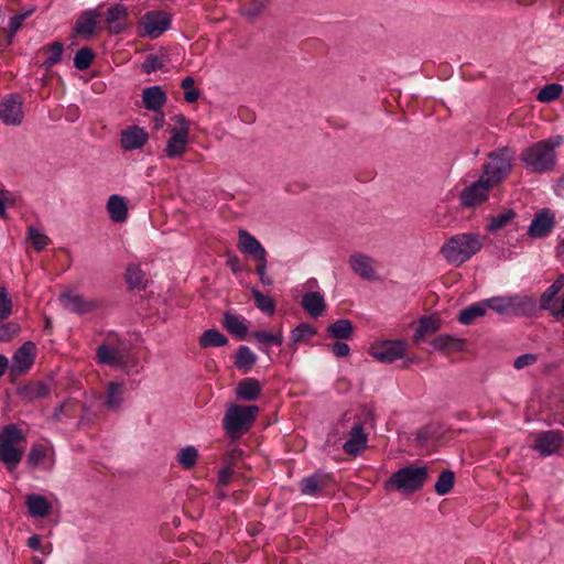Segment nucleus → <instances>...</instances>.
I'll return each instance as SVG.
<instances>
[{"instance_id": "obj_1", "label": "nucleus", "mask_w": 564, "mask_h": 564, "mask_svg": "<svg viewBox=\"0 0 564 564\" xmlns=\"http://www.w3.org/2000/svg\"><path fill=\"white\" fill-rule=\"evenodd\" d=\"M562 135H554L538 141L522 150L520 160L531 173H546L554 169L556 163L555 149L563 143Z\"/></svg>"}, {"instance_id": "obj_2", "label": "nucleus", "mask_w": 564, "mask_h": 564, "mask_svg": "<svg viewBox=\"0 0 564 564\" xmlns=\"http://www.w3.org/2000/svg\"><path fill=\"white\" fill-rule=\"evenodd\" d=\"M482 248L479 234L462 232L452 236L441 248V254L453 265L459 267Z\"/></svg>"}, {"instance_id": "obj_3", "label": "nucleus", "mask_w": 564, "mask_h": 564, "mask_svg": "<svg viewBox=\"0 0 564 564\" xmlns=\"http://www.w3.org/2000/svg\"><path fill=\"white\" fill-rule=\"evenodd\" d=\"M26 438L15 424L0 430V462L9 471L17 469L23 458Z\"/></svg>"}, {"instance_id": "obj_4", "label": "nucleus", "mask_w": 564, "mask_h": 564, "mask_svg": "<svg viewBox=\"0 0 564 564\" xmlns=\"http://www.w3.org/2000/svg\"><path fill=\"white\" fill-rule=\"evenodd\" d=\"M259 413L258 405L229 404L223 417V427L231 440H239L252 426Z\"/></svg>"}, {"instance_id": "obj_5", "label": "nucleus", "mask_w": 564, "mask_h": 564, "mask_svg": "<svg viewBox=\"0 0 564 564\" xmlns=\"http://www.w3.org/2000/svg\"><path fill=\"white\" fill-rule=\"evenodd\" d=\"M516 152L509 147L498 148L487 154L481 177L494 186L500 184L512 171Z\"/></svg>"}, {"instance_id": "obj_6", "label": "nucleus", "mask_w": 564, "mask_h": 564, "mask_svg": "<svg viewBox=\"0 0 564 564\" xmlns=\"http://www.w3.org/2000/svg\"><path fill=\"white\" fill-rule=\"evenodd\" d=\"M429 479L426 466H405L394 471L384 484L387 490L395 489L403 494H414Z\"/></svg>"}, {"instance_id": "obj_7", "label": "nucleus", "mask_w": 564, "mask_h": 564, "mask_svg": "<svg viewBox=\"0 0 564 564\" xmlns=\"http://www.w3.org/2000/svg\"><path fill=\"white\" fill-rule=\"evenodd\" d=\"M140 36L158 39L171 26V17L163 11H148L139 21Z\"/></svg>"}, {"instance_id": "obj_8", "label": "nucleus", "mask_w": 564, "mask_h": 564, "mask_svg": "<svg viewBox=\"0 0 564 564\" xmlns=\"http://www.w3.org/2000/svg\"><path fill=\"white\" fill-rule=\"evenodd\" d=\"M36 356V346L33 341H25L13 354L9 375L12 379L26 373L34 364Z\"/></svg>"}, {"instance_id": "obj_9", "label": "nucleus", "mask_w": 564, "mask_h": 564, "mask_svg": "<svg viewBox=\"0 0 564 564\" xmlns=\"http://www.w3.org/2000/svg\"><path fill=\"white\" fill-rule=\"evenodd\" d=\"M494 187L491 183L484 177L465 187L459 195L460 206L474 208L488 199L489 192Z\"/></svg>"}, {"instance_id": "obj_10", "label": "nucleus", "mask_w": 564, "mask_h": 564, "mask_svg": "<svg viewBox=\"0 0 564 564\" xmlns=\"http://www.w3.org/2000/svg\"><path fill=\"white\" fill-rule=\"evenodd\" d=\"M405 347L403 340H386L372 345L369 354L380 362L390 364L403 357Z\"/></svg>"}, {"instance_id": "obj_11", "label": "nucleus", "mask_w": 564, "mask_h": 564, "mask_svg": "<svg viewBox=\"0 0 564 564\" xmlns=\"http://www.w3.org/2000/svg\"><path fill=\"white\" fill-rule=\"evenodd\" d=\"M555 226V214L550 208H542L535 213L528 227L527 235L533 239L544 238L552 232Z\"/></svg>"}, {"instance_id": "obj_12", "label": "nucleus", "mask_w": 564, "mask_h": 564, "mask_svg": "<svg viewBox=\"0 0 564 564\" xmlns=\"http://www.w3.org/2000/svg\"><path fill=\"white\" fill-rule=\"evenodd\" d=\"M59 302L63 307L72 313L84 315L99 306L97 300H87L82 294L66 290L61 293Z\"/></svg>"}, {"instance_id": "obj_13", "label": "nucleus", "mask_w": 564, "mask_h": 564, "mask_svg": "<svg viewBox=\"0 0 564 564\" xmlns=\"http://www.w3.org/2000/svg\"><path fill=\"white\" fill-rule=\"evenodd\" d=\"M510 316L533 317L538 312L536 300L528 294L508 295Z\"/></svg>"}, {"instance_id": "obj_14", "label": "nucleus", "mask_w": 564, "mask_h": 564, "mask_svg": "<svg viewBox=\"0 0 564 564\" xmlns=\"http://www.w3.org/2000/svg\"><path fill=\"white\" fill-rule=\"evenodd\" d=\"M563 436L560 431L551 430L540 433L533 444V448L542 456H551L561 449Z\"/></svg>"}, {"instance_id": "obj_15", "label": "nucleus", "mask_w": 564, "mask_h": 564, "mask_svg": "<svg viewBox=\"0 0 564 564\" xmlns=\"http://www.w3.org/2000/svg\"><path fill=\"white\" fill-rule=\"evenodd\" d=\"M170 139L165 147L166 156L170 159L180 158L188 144L189 127H169Z\"/></svg>"}, {"instance_id": "obj_16", "label": "nucleus", "mask_w": 564, "mask_h": 564, "mask_svg": "<svg viewBox=\"0 0 564 564\" xmlns=\"http://www.w3.org/2000/svg\"><path fill=\"white\" fill-rule=\"evenodd\" d=\"M148 140V132L139 126H129L120 134V145L124 151L139 150L147 144Z\"/></svg>"}, {"instance_id": "obj_17", "label": "nucleus", "mask_w": 564, "mask_h": 564, "mask_svg": "<svg viewBox=\"0 0 564 564\" xmlns=\"http://www.w3.org/2000/svg\"><path fill=\"white\" fill-rule=\"evenodd\" d=\"M128 14L127 7L121 3L115 4L107 10L105 21L110 34H120L130 26L127 22Z\"/></svg>"}, {"instance_id": "obj_18", "label": "nucleus", "mask_w": 564, "mask_h": 564, "mask_svg": "<svg viewBox=\"0 0 564 564\" xmlns=\"http://www.w3.org/2000/svg\"><path fill=\"white\" fill-rule=\"evenodd\" d=\"M0 119L4 124L19 126L23 120V106L18 98L10 96L0 104Z\"/></svg>"}, {"instance_id": "obj_19", "label": "nucleus", "mask_w": 564, "mask_h": 564, "mask_svg": "<svg viewBox=\"0 0 564 564\" xmlns=\"http://www.w3.org/2000/svg\"><path fill=\"white\" fill-rule=\"evenodd\" d=\"M238 249L256 261L268 257V252L264 247L247 230L239 229L238 231Z\"/></svg>"}, {"instance_id": "obj_20", "label": "nucleus", "mask_w": 564, "mask_h": 564, "mask_svg": "<svg viewBox=\"0 0 564 564\" xmlns=\"http://www.w3.org/2000/svg\"><path fill=\"white\" fill-rule=\"evenodd\" d=\"M167 95L161 86L145 87L142 91L143 107L152 112H159L166 104Z\"/></svg>"}, {"instance_id": "obj_21", "label": "nucleus", "mask_w": 564, "mask_h": 564, "mask_svg": "<svg viewBox=\"0 0 564 564\" xmlns=\"http://www.w3.org/2000/svg\"><path fill=\"white\" fill-rule=\"evenodd\" d=\"M18 397L24 402L45 399L51 394V387L42 381H34L17 389Z\"/></svg>"}, {"instance_id": "obj_22", "label": "nucleus", "mask_w": 564, "mask_h": 564, "mask_svg": "<svg viewBox=\"0 0 564 564\" xmlns=\"http://www.w3.org/2000/svg\"><path fill=\"white\" fill-rule=\"evenodd\" d=\"M332 478L329 475L324 473H315L308 477H305L300 482L301 492L305 496L318 495L323 489L328 487Z\"/></svg>"}, {"instance_id": "obj_23", "label": "nucleus", "mask_w": 564, "mask_h": 564, "mask_svg": "<svg viewBox=\"0 0 564 564\" xmlns=\"http://www.w3.org/2000/svg\"><path fill=\"white\" fill-rule=\"evenodd\" d=\"M368 436L364 431L361 423H356L351 427L349 440L343 445L345 453L351 456L358 455L364 448H366Z\"/></svg>"}, {"instance_id": "obj_24", "label": "nucleus", "mask_w": 564, "mask_h": 564, "mask_svg": "<svg viewBox=\"0 0 564 564\" xmlns=\"http://www.w3.org/2000/svg\"><path fill=\"white\" fill-rule=\"evenodd\" d=\"M372 264L373 259L364 253H355L349 258L351 270L365 280H373L376 278Z\"/></svg>"}, {"instance_id": "obj_25", "label": "nucleus", "mask_w": 564, "mask_h": 564, "mask_svg": "<svg viewBox=\"0 0 564 564\" xmlns=\"http://www.w3.org/2000/svg\"><path fill=\"white\" fill-rule=\"evenodd\" d=\"M301 304L303 310L313 318L319 317L326 308L324 296L316 291L303 294Z\"/></svg>"}, {"instance_id": "obj_26", "label": "nucleus", "mask_w": 564, "mask_h": 564, "mask_svg": "<svg viewBox=\"0 0 564 564\" xmlns=\"http://www.w3.org/2000/svg\"><path fill=\"white\" fill-rule=\"evenodd\" d=\"M261 384L254 378H246L238 382L235 393L238 400L256 401L261 394Z\"/></svg>"}, {"instance_id": "obj_27", "label": "nucleus", "mask_w": 564, "mask_h": 564, "mask_svg": "<svg viewBox=\"0 0 564 564\" xmlns=\"http://www.w3.org/2000/svg\"><path fill=\"white\" fill-rule=\"evenodd\" d=\"M25 505L28 507L29 514L33 518H45L52 509V505L47 498L37 494L28 495Z\"/></svg>"}, {"instance_id": "obj_28", "label": "nucleus", "mask_w": 564, "mask_h": 564, "mask_svg": "<svg viewBox=\"0 0 564 564\" xmlns=\"http://www.w3.org/2000/svg\"><path fill=\"white\" fill-rule=\"evenodd\" d=\"M98 362L101 365L121 367L124 365V355L118 348L106 344L99 345L96 350Z\"/></svg>"}, {"instance_id": "obj_29", "label": "nucleus", "mask_w": 564, "mask_h": 564, "mask_svg": "<svg viewBox=\"0 0 564 564\" xmlns=\"http://www.w3.org/2000/svg\"><path fill=\"white\" fill-rule=\"evenodd\" d=\"M98 17L99 14L96 10H86L77 19L74 32L86 37H90L96 31Z\"/></svg>"}, {"instance_id": "obj_30", "label": "nucleus", "mask_w": 564, "mask_h": 564, "mask_svg": "<svg viewBox=\"0 0 564 564\" xmlns=\"http://www.w3.org/2000/svg\"><path fill=\"white\" fill-rule=\"evenodd\" d=\"M221 324L231 335L236 336L240 340L245 339L248 334L246 321L230 312L224 313Z\"/></svg>"}, {"instance_id": "obj_31", "label": "nucleus", "mask_w": 564, "mask_h": 564, "mask_svg": "<svg viewBox=\"0 0 564 564\" xmlns=\"http://www.w3.org/2000/svg\"><path fill=\"white\" fill-rule=\"evenodd\" d=\"M107 210L110 219L115 223H122L127 219L128 207L122 196L111 195L107 203Z\"/></svg>"}, {"instance_id": "obj_32", "label": "nucleus", "mask_w": 564, "mask_h": 564, "mask_svg": "<svg viewBox=\"0 0 564 564\" xmlns=\"http://www.w3.org/2000/svg\"><path fill=\"white\" fill-rule=\"evenodd\" d=\"M327 334L338 340L350 339L354 335V326L349 319L340 318L327 326Z\"/></svg>"}, {"instance_id": "obj_33", "label": "nucleus", "mask_w": 564, "mask_h": 564, "mask_svg": "<svg viewBox=\"0 0 564 564\" xmlns=\"http://www.w3.org/2000/svg\"><path fill=\"white\" fill-rule=\"evenodd\" d=\"M488 310L486 300L475 303L460 311L457 319L463 325H470L478 317H482Z\"/></svg>"}, {"instance_id": "obj_34", "label": "nucleus", "mask_w": 564, "mask_h": 564, "mask_svg": "<svg viewBox=\"0 0 564 564\" xmlns=\"http://www.w3.org/2000/svg\"><path fill=\"white\" fill-rule=\"evenodd\" d=\"M42 51L47 54V58L42 63L45 70H50L54 65L62 61L64 46L59 41H55L42 47Z\"/></svg>"}, {"instance_id": "obj_35", "label": "nucleus", "mask_w": 564, "mask_h": 564, "mask_svg": "<svg viewBox=\"0 0 564 564\" xmlns=\"http://www.w3.org/2000/svg\"><path fill=\"white\" fill-rule=\"evenodd\" d=\"M202 348L223 347L228 344V338L216 328L205 330L199 337Z\"/></svg>"}, {"instance_id": "obj_36", "label": "nucleus", "mask_w": 564, "mask_h": 564, "mask_svg": "<svg viewBox=\"0 0 564 564\" xmlns=\"http://www.w3.org/2000/svg\"><path fill=\"white\" fill-rule=\"evenodd\" d=\"M257 362V355L248 347L240 346L236 352L235 366L248 372Z\"/></svg>"}, {"instance_id": "obj_37", "label": "nucleus", "mask_w": 564, "mask_h": 564, "mask_svg": "<svg viewBox=\"0 0 564 564\" xmlns=\"http://www.w3.org/2000/svg\"><path fill=\"white\" fill-rule=\"evenodd\" d=\"M123 401V384L111 381L107 386L105 405L109 409H118Z\"/></svg>"}, {"instance_id": "obj_38", "label": "nucleus", "mask_w": 564, "mask_h": 564, "mask_svg": "<svg viewBox=\"0 0 564 564\" xmlns=\"http://www.w3.org/2000/svg\"><path fill=\"white\" fill-rule=\"evenodd\" d=\"M256 307L264 314L272 316L275 313L276 303L273 297L260 292L257 288L251 289Z\"/></svg>"}, {"instance_id": "obj_39", "label": "nucleus", "mask_w": 564, "mask_h": 564, "mask_svg": "<svg viewBox=\"0 0 564 564\" xmlns=\"http://www.w3.org/2000/svg\"><path fill=\"white\" fill-rule=\"evenodd\" d=\"M440 328V321L434 316H424L416 327L414 339L420 340L427 335L434 334Z\"/></svg>"}, {"instance_id": "obj_40", "label": "nucleus", "mask_w": 564, "mask_h": 564, "mask_svg": "<svg viewBox=\"0 0 564 564\" xmlns=\"http://www.w3.org/2000/svg\"><path fill=\"white\" fill-rule=\"evenodd\" d=\"M317 333L316 328L307 323H301L291 332V344L290 347L296 350V344L307 338L315 336Z\"/></svg>"}, {"instance_id": "obj_41", "label": "nucleus", "mask_w": 564, "mask_h": 564, "mask_svg": "<svg viewBox=\"0 0 564 564\" xmlns=\"http://www.w3.org/2000/svg\"><path fill=\"white\" fill-rule=\"evenodd\" d=\"M454 484V473L452 470H443L434 485V489L437 495L445 496L453 489Z\"/></svg>"}, {"instance_id": "obj_42", "label": "nucleus", "mask_w": 564, "mask_h": 564, "mask_svg": "<svg viewBox=\"0 0 564 564\" xmlns=\"http://www.w3.org/2000/svg\"><path fill=\"white\" fill-rule=\"evenodd\" d=\"M198 458V452L194 446H186L177 454V463L186 470L192 469Z\"/></svg>"}, {"instance_id": "obj_43", "label": "nucleus", "mask_w": 564, "mask_h": 564, "mask_svg": "<svg viewBox=\"0 0 564 564\" xmlns=\"http://www.w3.org/2000/svg\"><path fill=\"white\" fill-rule=\"evenodd\" d=\"M516 213L513 209H508L497 216H491L487 225V230L490 232L497 231L506 227L513 218Z\"/></svg>"}, {"instance_id": "obj_44", "label": "nucleus", "mask_w": 564, "mask_h": 564, "mask_svg": "<svg viewBox=\"0 0 564 564\" xmlns=\"http://www.w3.org/2000/svg\"><path fill=\"white\" fill-rule=\"evenodd\" d=\"M95 58V53L90 47H82L74 57V67L79 70L88 69Z\"/></svg>"}, {"instance_id": "obj_45", "label": "nucleus", "mask_w": 564, "mask_h": 564, "mask_svg": "<svg viewBox=\"0 0 564 564\" xmlns=\"http://www.w3.org/2000/svg\"><path fill=\"white\" fill-rule=\"evenodd\" d=\"M563 91V87L560 84L552 83L545 85L536 95V99L541 102H552L556 100Z\"/></svg>"}, {"instance_id": "obj_46", "label": "nucleus", "mask_w": 564, "mask_h": 564, "mask_svg": "<svg viewBox=\"0 0 564 564\" xmlns=\"http://www.w3.org/2000/svg\"><path fill=\"white\" fill-rule=\"evenodd\" d=\"M557 295L558 292L549 286L540 296V310L547 311L553 316V312L556 310Z\"/></svg>"}, {"instance_id": "obj_47", "label": "nucleus", "mask_w": 564, "mask_h": 564, "mask_svg": "<svg viewBox=\"0 0 564 564\" xmlns=\"http://www.w3.org/2000/svg\"><path fill=\"white\" fill-rule=\"evenodd\" d=\"M460 340L451 335H440L432 340L435 350L447 351L459 347Z\"/></svg>"}, {"instance_id": "obj_48", "label": "nucleus", "mask_w": 564, "mask_h": 564, "mask_svg": "<svg viewBox=\"0 0 564 564\" xmlns=\"http://www.w3.org/2000/svg\"><path fill=\"white\" fill-rule=\"evenodd\" d=\"M486 305L501 316H510L508 295L487 299Z\"/></svg>"}, {"instance_id": "obj_49", "label": "nucleus", "mask_w": 564, "mask_h": 564, "mask_svg": "<svg viewBox=\"0 0 564 564\" xmlns=\"http://www.w3.org/2000/svg\"><path fill=\"white\" fill-rule=\"evenodd\" d=\"M32 13H33V9L14 14L9 19V24H8L9 43H11L12 39L14 37L17 32L21 28L23 21H25Z\"/></svg>"}, {"instance_id": "obj_50", "label": "nucleus", "mask_w": 564, "mask_h": 564, "mask_svg": "<svg viewBox=\"0 0 564 564\" xmlns=\"http://www.w3.org/2000/svg\"><path fill=\"white\" fill-rule=\"evenodd\" d=\"M144 274L137 265H129L126 272V282L131 289L143 288Z\"/></svg>"}, {"instance_id": "obj_51", "label": "nucleus", "mask_w": 564, "mask_h": 564, "mask_svg": "<svg viewBox=\"0 0 564 564\" xmlns=\"http://www.w3.org/2000/svg\"><path fill=\"white\" fill-rule=\"evenodd\" d=\"M251 337L254 338L257 341L267 344V345L281 346L283 343L282 334H272L269 332L258 330V332L251 333Z\"/></svg>"}, {"instance_id": "obj_52", "label": "nucleus", "mask_w": 564, "mask_h": 564, "mask_svg": "<svg viewBox=\"0 0 564 564\" xmlns=\"http://www.w3.org/2000/svg\"><path fill=\"white\" fill-rule=\"evenodd\" d=\"M46 457V448L43 445L36 444L30 448L26 463L30 467L36 468L41 462Z\"/></svg>"}, {"instance_id": "obj_53", "label": "nucleus", "mask_w": 564, "mask_h": 564, "mask_svg": "<svg viewBox=\"0 0 564 564\" xmlns=\"http://www.w3.org/2000/svg\"><path fill=\"white\" fill-rule=\"evenodd\" d=\"M29 239L36 251H42L48 245V237L34 227L29 228Z\"/></svg>"}, {"instance_id": "obj_54", "label": "nucleus", "mask_w": 564, "mask_h": 564, "mask_svg": "<svg viewBox=\"0 0 564 564\" xmlns=\"http://www.w3.org/2000/svg\"><path fill=\"white\" fill-rule=\"evenodd\" d=\"M12 313V300L6 288H0V322L7 319Z\"/></svg>"}, {"instance_id": "obj_55", "label": "nucleus", "mask_w": 564, "mask_h": 564, "mask_svg": "<svg viewBox=\"0 0 564 564\" xmlns=\"http://www.w3.org/2000/svg\"><path fill=\"white\" fill-rule=\"evenodd\" d=\"M163 62L155 54H149L144 62L141 65L142 72L145 74H151L156 70H161L163 68Z\"/></svg>"}, {"instance_id": "obj_56", "label": "nucleus", "mask_w": 564, "mask_h": 564, "mask_svg": "<svg viewBox=\"0 0 564 564\" xmlns=\"http://www.w3.org/2000/svg\"><path fill=\"white\" fill-rule=\"evenodd\" d=\"M20 333V325L9 322L0 327V341H9Z\"/></svg>"}, {"instance_id": "obj_57", "label": "nucleus", "mask_w": 564, "mask_h": 564, "mask_svg": "<svg viewBox=\"0 0 564 564\" xmlns=\"http://www.w3.org/2000/svg\"><path fill=\"white\" fill-rule=\"evenodd\" d=\"M74 409H75L74 402L65 401L54 409V412L52 414V420L55 422L61 421L63 415H70V412H73Z\"/></svg>"}, {"instance_id": "obj_58", "label": "nucleus", "mask_w": 564, "mask_h": 564, "mask_svg": "<svg viewBox=\"0 0 564 564\" xmlns=\"http://www.w3.org/2000/svg\"><path fill=\"white\" fill-rule=\"evenodd\" d=\"M267 268H268L267 258L259 259V261H257L256 272L259 276L260 282L264 285H272L273 280L267 274Z\"/></svg>"}, {"instance_id": "obj_59", "label": "nucleus", "mask_w": 564, "mask_h": 564, "mask_svg": "<svg viewBox=\"0 0 564 564\" xmlns=\"http://www.w3.org/2000/svg\"><path fill=\"white\" fill-rule=\"evenodd\" d=\"M538 360V356L534 354H523L517 357L513 361V367L518 370L523 369L524 367L531 366L535 364Z\"/></svg>"}, {"instance_id": "obj_60", "label": "nucleus", "mask_w": 564, "mask_h": 564, "mask_svg": "<svg viewBox=\"0 0 564 564\" xmlns=\"http://www.w3.org/2000/svg\"><path fill=\"white\" fill-rule=\"evenodd\" d=\"M332 351L336 357H346L349 355L350 348L346 343L337 340L332 345Z\"/></svg>"}, {"instance_id": "obj_61", "label": "nucleus", "mask_w": 564, "mask_h": 564, "mask_svg": "<svg viewBox=\"0 0 564 564\" xmlns=\"http://www.w3.org/2000/svg\"><path fill=\"white\" fill-rule=\"evenodd\" d=\"M242 456V451L240 448H234L226 453L224 457V464L225 466H230L232 468L235 462L240 459Z\"/></svg>"}, {"instance_id": "obj_62", "label": "nucleus", "mask_w": 564, "mask_h": 564, "mask_svg": "<svg viewBox=\"0 0 564 564\" xmlns=\"http://www.w3.org/2000/svg\"><path fill=\"white\" fill-rule=\"evenodd\" d=\"M232 468L230 466H224L220 470H219V475H218V482L219 485L221 486H227L230 480H231V476H232Z\"/></svg>"}, {"instance_id": "obj_63", "label": "nucleus", "mask_w": 564, "mask_h": 564, "mask_svg": "<svg viewBox=\"0 0 564 564\" xmlns=\"http://www.w3.org/2000/svg\"><path fill=\"white\" fill-rule=\"evenodd\" d=\"M226 263L235 274L240 273L242 271L241 261L236 254L228 256Z\"/></svg>"}, {"instance_id": "obj_64", "label": "nucleus", "mask_w": 564, "mask_h": 564, "mask_svg": "<svg viewBox=\"0 0 564 564\" xmlns=\"http://www.w3.org/2000/svg\"><path fill=\"white\" fill-rule=\"evenodd\" d=\"M28 546L33 551L44 552V549L42 546V540L41 536L37 534H33L28 539L26 542Z\"/></svg>"}]
</instances>
